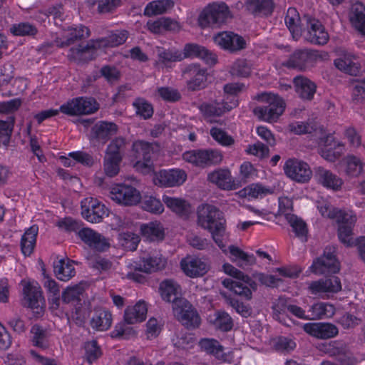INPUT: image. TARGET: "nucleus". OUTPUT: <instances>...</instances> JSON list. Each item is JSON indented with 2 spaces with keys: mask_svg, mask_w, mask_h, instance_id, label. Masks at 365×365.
<instances>
[{
  "mask_svg": "<svg viewBox=\"0 0 365 365\" xmlns=\"http://www.w3.org/2000/svg\"><path fill=\"white\" fill-rule=\"evenodd\" d=\"M208 322L216 329L222 331H228L233 327V322L231 317L223 311H218L208 317Z\"/></svg>",
  "mask_w": 365,
  "mask_h": 365,
  "instance_id": "obj_45",
  "label": "nucleus"
},
{
  "mask_svg": "<svg viewBox=\"0 0 365 365\" xmlns=\"http://www.w3.org/2000/svg\"><path fill=\"white\" fill-rule=\"evenodd\" d=\"M207 179L210 182L222 190H232L237 187L231 171L227 168H220L214 170L209 173Z\"/></svg>",
  "mask_w": 365,
  "mask_h": 365,
  "instance_id": "obj_29",
  "label": "nucleus"
},
{
  "mask_svg": "<svg viewBox=\"0 0 365 365\" xmlns=\"http://www.w3.org/2000/svg\"><path fill=\"white\" fill-rule=\"evenodd\" d=\"M210 135L215 141L222 146L228 147L235 143V140L231 135L217 127L211 128Z\"/></svg>",
  "mask_w": 365,
  "mask_h": 365,
  "instance_id": "obj_59",
  "label": "nucleus"
},
{
  "mask_svg": "<svg viewBox=\"0 0 365 365\" xmlns=\"http://www.w3.org/2000/svg\"><path fill=\"white\" fill-rule=\"evenodd\" d=\"M315 177L319 184L333 191L341 190L344 184L342 178L322 167L317 169Z\"/></svg>",
  "mask_w": 365,
  "mask_h": 365,
  "instance_id": "obj_30",
  "label": "nucleus"
},
{
  "mask_svg": "<svg viewBox=\"0 0 365 365\" xmlns=\"http://www.w3.org/2000/svg\"><path fill=\"white\" fill-rule=\"evenodd\" d=\"M339 344L336 341L327 343L324 345V351L331 356H338V360L341 365H354L356 360L351 356L350 354L346 353L343 349L338 346Z\"/></svg>",
  "mask_w": 365,
  "mask_h": 365,
  "instance_id": "obj_47",
  "label": "nucleus"
},
{
  "mask_svg": "<svg viewBox=\"0 0 365 365\" xmlns=\"http://www.w3.org/2000/svg\"><path fill=\"white\" fill-rule=\"evenodd\" d=\"M142 207L153 214H161L164 211V206L161 201L153 196H149L145 198L143 202Z\"/></svg>",
  "mask_w": 365,
  "mask_h": 365,
  "instance_id": "obj_61",
  "label": "nucleus"
},
{
  "mask_svg": "<svg viewBox=\"0 0 365 365\" xmlns=\"http://www.w3.org/2000/svg\"><path fill=\"white\" fill-rule=\"evenodd\" d=\"M32 342L34 346L45 349L49 346V336L46 331L39 326L35 325L31 328Z\"/></svg>",
  "mask_w": 365,
  "mask_h": 365,
  "instance_id": "obj_54",
  "label": "nucleus"
},
{
  "mask_svg": "<svg viewBox=\"0 0 365 365\" xmlns=\"http://www.w3.org/2000/svg\"><path fill=\"white\" fill-rule=\"evenodd\" d=\"M306 26L302 29V37L314 44L324 45L329 38V34L321 21L308 16H304Z\"/></svg>",
  "mask_w": 365,
  "mask_h": 365,
  "instance_id": "obj_14",
  "label": "nucleus"
},
{
  "mask_svg": "<svg viewBox=\"0 0 365 365\" xmlns=\"http://www.w3.org/2000/svg\"><path fill=\"white\" fill-rule=\"evenodd\" d=\"M349 16L353 26L365 36V6L360 2L353 4Z\"/></svg>",
  "mask_w": 365,
  "mask_h": 365,
  "instance_id": "obj_40",
  "label": "nucleus"
},
{
  "mask_svg": "<svg viewBox=\"0 0 365 365\" xmlns=\"http://www.w3.org/2000/svg\"><path fill=\"white\" fill-rule=\"evenodd\" d=\"M288 306L287 299L283 297H279L272 305L273 317L286 326L290 325L288 321L292 322L286 314Z\"/></svg>",
  "mask_w": 365,
  "mask_h": 365,
  "instance_id": "obj_51",
  "label": "nucleus"
},
{
  "mask_svg": "<svg viewBox=\"0 0 365 365\" xmlns=\"http://www.w3.org/2000/svg\"><path fill=\"white\" fill-rule=\"evenodd\" d=\"M293 83L295 91L301 98L310 101L314 98L317 86L313 81L303 76H297Z\"/></svg>",
  "mask_w": 365,
  "mask_h": 365,
  "instance_id": "obj_37",
  "label": "nucleus"
},
{
  "mask_svg": "<svg viewBox=\"0 0 365 365\" xmlns=\"http://www.w3.org/2000/svg\"><path fill=\"white\" fill-rule=\"evenodd\" d=\"M308 312L310 320L330 318L335 313V307L330 303L319 302L312 304Z\"/></svg>",
  "mask_w": 365,
  "mask_h": 365,
  "instance_id": "obj_43",
  "label": "nucleus"
},
{
  "mask_svg": "<svg viewBox=\"0 0 365 365\" xmlns=\"http://www.w3.org/2000/svg\"><path fill=\"white\" fill-rule=\"evenodd\" d=\"M284 170L289 178L299 183L309 182L312 176L309 165L306 162L296 158L287 160Z\"/></svg>",
  "mask_w": 365,
  "mask_h": 365,
  "instance_id": "obj_19",
  "label": "nucleus"
},
{
  "mask_svg": "<svg viewBox=\"0 0 365 365\" xmlns=\"http://www.w3.org/2000/svg\"><path fill=\"white\" fill-rule=\"evenodd\" d=\"M231 18L232 13L225 3L213 2L205 6L200 12L198 23L202 27L211 24L221 25Z\"/></svg>",
  "mask_w": 365,
  "mask_h": 365,
  "instance_id": "obj_9",
  "label": "nucleus"
},
{
  "mask_svg": "<svg viewBox=\"0 0 365 365\" xmlns=\"http://www.w3.org/2000/svg\"><path fill=\"white\" fill-rule=\"evenodd\" d=\"M310 270L316 274L327 273H337L339 269V263L335 257L334 250H326L324 255L314 261Z\"/></svg>",
  "mask_w": 365,
  "mask_h": 365,
  "instance_id": "obj_21",
  "label": "nucleus"
},
{
  "mask_svg": "<svg viewBox=\"0 0 365 365\" xmlns=\"http://www.w3.org/2000/svg\"><path fill=\"white\" fill-rule=\"evenodd\" d=\"M183 159L196 166L204 167L219 164L222 160V154L217 150H190L183 153Z\"/></svg>",
  "mask_w": 365,
  "mask_h": 365,
  "instance_id": "obj_18",
  "label": "nucleus"
},
{
  "mask_svg": "<svg viewBox=\"0 0 365 365\" xmlns=\"http://www.w3.org/2000/svg\"><path fill=\"white\" fill-rule=\"evenodd\" d=\"M274 189L262 183H252L237 192L240 197L248 200L261 199L272 194Z\"/></svg>",
  "mask_w": 365,
  "mask_h": 365,
  "instance_id": "obj_36",
  "label": "nucleus"
},
{
  "mask_svg": "<svg viewBox=\"0 0 365 365\" xmlns=\"http://www.w3.org/2000/svg\"><path fill=\"white\" fill-rule=\"evenodd\" d=\"M59 160L65 167H73L76 163L90 166L93 163V157L82 151H75L68 153V156H60Z\"/></svg>",
  "mask_w": 365,
  "mask_h": 365,
  "instance_id": "obj_44",
  "label": "nucleus"
},
{
  "mask_svg": "<svg viewBox=\"0 0 365 365\" xmlns=\"http://www.w3.org/2000/svg\"><path fill=\"white\" fill-rule=\"evenodd\" d=\"M112 314L106 310H101L93 317L91 326L98 331L108 329L112 324Z\"/></svg>",
  "mask_w": 365,
  "mask_h": 365,
  "instance_id": "obj_53",
  "label": "nucleus"
},
{
  "mask_svg": "<svg viewBox=\"0 0 365 365\" xmlns=\"http://www.w3.org/2000/svg\"><path fill=\"white\" fill-rule=\"evenodd\" d=\"M352 100L356 103L365 99V76L361 78H357L352 82Z\"/></svg>",
  "mask_w": 365,
  "mask_h": 365,
  "instance_id": "obj_62",
  "label": "nucleus"
},
{
  "mask_svg": "<svg viewBox=\"0 0 365 365\" xmlns=\"http://www.w3.org/2000/svg\"><path fill=\"white\" fill-rule=\"evenodd\" d=\"M321 58V55L317 51L308 49L297 50L289 59L287 66L303 70L312 66Z\"/></svg>",
  "mask_w": 365,
  "mask_h": 365,
  "instance_id": "obj_25",
  "label": "nucleus"
},
{
  "mask_svg": "<svg viewBox=\"0 0 365 365\" xmlns=\"http://www.w3.org/2000/svg\"><path fill=\"white\" fill-rule=\"evenodd\" d=\"M174 6L173 0H154L148 3L143 11V14L151 17L166 13Z\"/></svg>",
  "mask_w": 365,
  "mask_h": 365,
  "instance_id": "obj_46",
  "label": "nucleus"
},
{
  "mask_svg": "<svg viewBox=\"0 0 365 365\" xmlns=\"http://www.w3.org/2000/svg\"><path fill=\"white\" fill-rule=\"evenodd\" d=\"M89 36V30L87 27L79 26L76 27H71L66 30H63L61 37L55 40V44L57 46L63 47L70 45L78 39L87 38Z\"/></svg>",
  "mask_w": 365,
  "mask_h": 365,
  "instance_id": "obj_34",
  "label": "nucleus"
},
{
  "mask_svg": "<svg viewBox=\"0 0 365 365\" xmlns=\"http://www.w3.org/2000/svg\"><path fill=\"white\" fill-rule=\"evenodd\" d=\"M38 234V227L33 225L26 230L23 235L21 240V247L22 253L25 256H29L34 249L36 236Z\"/></svg>",
  "mask_w": 365,
  "mask_h": 365,
  "instance_id": "obj_49",
  "label": "nucleus"
},
{
  "mask_svg": "<svg viewBox=\"0 0 365 365\" xmlns=\"http://www.w3.org/2000/svg\"><path fill=\"white\" fill-rule=\"evenodd\" d=\"M125 144L124 138H116L108 145L103 160V170L107 176L112 178L118 174L123 159L121 149Z\"/></svg>",
  "mask_w": 365,
  "mask_h": 365,
  "instance_id": "obj_11",
  "label": "nucleus"
},
{
  "mask_svg": "<svg viewBox=\"0 0 365 365\" xmlns=\"http://www.w3.org/2000/svg\"><path fill=\"white\" fill-rule=\"evenodd\" d=\"M364 163L359 157L348 155L340 162L341 171L349 178H358L363 173Z\"/></svg>",
  "mask_w": 365,
  "mask_h": 365,
  "instance_id": "obj_32",
  "label": "nucleus"
},
{
  "mask_svg": "<svg viewBox=\"0 0 365 365\" xmlns=\"http://www.w3.org/2000/svg\"><path fill=\"white\" fill-rule=\"evenodd\" d=\"M356 58V56L354 54L346 53L334 61V65L340 71L353 75L358 71L359 68L358 65L354 62Z\"/></svg>",
  "mask_w": 365,
  "mask_h": 365,
  "instance_id": "obj_50",
  "label": "nucleus"
},
{
  "mask_svg": "<svg viewBox=\"0 0 365 365\" xmlns=\"http://www.w3.org/2000/svg\"><path fill=\"white\" fill-rule=\"evenodd\" d=\"M200 346L202 350L213 355L217 360L222 362L230 363L233 361V351H227L225 352L223 347L215 339H203L200 341Z\"/></svg>",
  "mask_w": 365,
  "mask_h": 365,
  "instance_id": "obj_28",
  "label": "nucleus"
},
{
  "mask_svg": "<svg viewBox=\"0 0 365 365\" xmlns=\"http://www.w3.org/2000/svg\"><path fill=\"white\" fill-rule=\"evenodd\" d=\"M304 331L319 339H328L337 335L338 329L330 323L309 322L303 324Z\"/></svg>",
  "mask_w": 365,
  "mask_h": 365,
  "instance_id": "obj_27",
  "label": "nucleus"
},
{
  "mask_svg": "<svg viewBox=\"0 0 365 365\" xmlns=\"http://www.w3.org/2000/svg\"><path fill=\"white\" fill-rule=\"evenodd\" d=\"M83 349V357L89 364L96 361L102 354L101 348L94 340L86 342Z\"/></svg>",
  "mask_w": 365,
  "mask_h": 365,
  "instance_id": "obj_57",
  "label": "nucleus"
},
{
  "mask_svg": "<svg viewBox=\"0 0 365 365\" xmlns=\"http://www.w3.org/2000/svg\"><path fill=\"white\" fill-rule=\"evenodd\" d=\"M245 89V85L240 83H227L224 86V97L210 103H202L200 110L205 119L215 122V117L220 116L238 105L237 95Z\"/></svg>",
  "mask_w": 365,
  "mask_h": 365,
  "instance_id": "obj_5",
  "label": "nucleus"
},
{
  "mask_svg": "<svg viewBox=\"0 0 365 365\" xmlns=\"http://www.w3.org/2000/svg\"><path fill=\"white\" fill-rule=\"evenodd\" d=\"M99 108L97 101L91 97H77L68 101L60 106V110L69 116L89 115Z\"/></svg>",
  "mask_w": 365,
  "mask_h": 365,
  "instance_id": "obj_12",
  "label": "nucleus"
},
{
  "mask_svg": "<svg viewBox=\"0 0 365 365\" xmlns=\"http://www.w3.org/2000/svg\"><path fill=\"white\" fill-rule=\"evenodd\" d=\"M83 289L80 285H75L67 287L62 294L63 302L66 304L72 303L76 306L81 301L83 296Z\"/></svg>",
  "mask_w": 365,
  "mask_h": 365,
  "instance_id": "obj_55",
  "label": "nucleus"
},
{
  "mask_svg": "<svg viewBox=\"0 0 365 365\" xmlns=\"http://www.w3.org/2000/svg\"><path fill=\"white\" fill-rule=\"evenodd\" d=\"M105 44L103 41L81 43L76 48H71L68 56L69 59L78 63L91 60L98 53V47Z\"/></svg>",
  "mask_w": 365,
  "mask_h": 365,
  "instance_id": "obj_24",
  "label": "nucleus"
},
{
  "mask_svg": "<svg viewBox=\"0 0 365 365\" xmlns=\"http://www.w3.org/2000/svg\"><path fill=\"white\" fill-rule=\"evenodd\" d=\"M246 7L255 15L266 16L272 11L273 3L272 0H248Z\"/></svg>",
  "mask_w": 365,
  "mask_h": 365,
  "instance_id": "obj_52",
  "label": "nucleus"
},
{
  "mask_svg": "<svg viewBox=\"0 0 365 365\" xmlns=\"http://www.w3.org/2000/svg\"><path fill=\"white\" fill-rule=\"evenodd\" d=\"M213 40L217 46L231 52L242 50L247 45L242 36L231 31L220 32L213 37Z\"/></svg>",
  "mask_w": 365,
  "mask_h": 365,
  "instance_id": "obj_23",
  "label": "nucleus"
},
{
  "mask_svg": "<svg viewBox=\"0 0 365 365\" xmlns=\"http://www.w3.org/2000/svg\"><path fill=\"white\" fill-rule=\"evenodd\" d=\"M74 261L69 259H61L54 264V273L61 281H68L76 274Z\"/></svg>",
  "mask_w": 365,
  "mask_h": 365,
  "instance_id": "obj_42",
  "label": "nucleus"
},
{
  "mask_svg": "<svg viewBox=\"0 0 365 365\" xmlns=\"http://www.w3.org/2000/svg\"><path fill=\"white\" fill-rule=\"evenodd\" d=\"M227 242L225 244L227 253L225 254L227 255L232 261L240 263L241 265H251L255 262V258L253 255H249L234 245H231L227 248Z\"/></svg>",
  "mask_w": 365,
  "mask_h": 365,
  "instance_id": "obj_48",
  "label": "nucleus"
},
{
  "mask_svg": "<svg viewBox=\"0 0 365 365\" xmlns=\"http://www.w3.org/2000/svg\"><path fill=\"white\" fill-rule=\"evenodd\" d=\"M173 342L175 346L178 348L188 349L194 346L195 339L191 334L181 333L173 339Z\"/></svg>",
  "mask_w": 365,
  "mask_h": 365,
  "instance_id": "obj_63",
  "label": "nucleus"
},
{
  "mask_svg": "<svg viewBox=\"0 0 365 365\" xmlns=\"http://www.w3.org/2000/svg\"><path fill=\"white\" fill-rule=\"evenodd\" d=\"M23 287L24 304L29 307L36 317L41 316L44 312L45 301L39 284L29 279H24L21 282Z\"/></svg>",
  "mask_w": 365,
  "mask_h": 365,
  "instance_id": "obj_10",
  "label": "nucleus"
},
{
  "mask_svg": "<svg viewBox=\"0 0 365 365\" xmlns=\"http://www.w3.org/2000/svg\"><path fill=\"white\" fill-rule=\"evenodd\" d=\"M284 21L294 40H298L302 37V29L306 26V23L304 21V17L300 18L296 9L292 7L288 9Z\"/></svg>",
  "mask_w": 365,
  "mask_h": 365,
  "instance_id": "obj_31",
  "label": "nucleus"
},
{
  "mask_svg": "<svg viewBox=\"0 0 365 365\" xmlns=\"http://www.w3.org/2000/svg\"><path fill=\"white\" fill-rule=\"evenodd\" d=\"M187 180L186 173L178 168L160 170L154 172L152 181L160 187H172L182 185Z\"/></svg>",
  "mask_w": 365,
  "mask_h": 365,
  "instance_id": "obj_16",
  "label": "nucleus"
},
{
  "mask_svg": "<svg viewBox=\"0 0 365 365\" xmlns=\"http://www.w3.org/2000/svg\"><path fill=\"white\" fill-rule=\"evenodd\" d=\"M7 73H1L0 76V91L3 96L19 95L23 93L27 87V81L23 78H14L12 66L9 65L4 68Z\"/></svg>",
  "mask_w": 365,
  "mask_h": 365,
  "instance_id": "obj_20",
  "label": "nucleus"
},
{
  "mask_svg": "<svg viewBox=\"0 0 365 365\" xmlns=\"http://www.w3.org/2000/svg\"><path fill=\"white\" fill-rule=\"evenodd\" d=\"M197 223L208 230L219 248L223 253H227L225 244L230 240V234L226 230V220L219 208L208 203L199 205L197 209Z\"/></svg>",
  "mask_w": 365,
  "mask_h": 365,
  "instance_id": "obj_2",
  "label": "nucleus"
},
{
  "mask_svg": "<svg viewBox=\"0 0 365 365\" xmlns=\"http://www.w3.org/2000/svg\"><path fill=\"white\" fill-rule=\"evenodd\" d=\"M256 99L262 105L253 109L254 115L260 120L273 123L279 120L286 108L284 99L277 93L264 92L259 93Z\"/></svg>",
  "mask_w": 365,
  "mask_h": 365,
  "instance_id": "obj_6",
  "label": "nucleus"
},
{
  "mask_svg": "<svg viewBox=\"0 0 365 365\" xmlns=\"http://www.w3.org/2000/svg\"><path fill=\"white\" fill-rule=\"evenodd\" d=\"M185 73L192 76L191 80L189 81L187 86L191 90H197L203 88L207 81L206 70L200 68L197 64L189 65L185 71Z\"/></svg>",
  "mask_w": 365,
  "mask_h": 365,
  "instance_id": "obj_38",
  "label": "nucleus"
},
{
  "mask_svg": "<svg viewBox=\"0 0 365 365\" xmlns=\"http://www.w3.org/2000/svg\"><path fill=\"white\" fill-rule=\"evenodd\" d=\"M252 71V64L246 59H237L231 67L232 75L247 77L250 75Z\"/></svg>",
  "mask_w": 365,
  "mask_h": 365,
  "instance_id": "obj_56",
  "label": "nucleus"
},
{
  "mask_svg": "<svg viewBox=\"0 0 365 365\" xmlns=\"http://www.w3.org/2000/svg\"><path fill=\"white\" fill-rule=\"evenodd\" d=\"M180 264L183 273L190 278L200 277L210 269V265L207 262L192 255H187L182 258Z\"/></svg>",
  "mask_w": 365,
  "mask_h": 365,
  "instance_id": "obj_22",
  "label": "nucleus"
},
{
  "mask_svg": "<svg viewBox=\"0 0 365 365\" xmlns=\"http://www.w3.org/2000/svg\"><path fill=\"white\" fill-rule=\"evenodd\" d=\"M159 293L162 299L173 303L174 316L187 328L197 327L200 319L192 306L182 297L181 287L175 281L167 279L159 286Z\"/></svg>",
  "mask_w": 365,
  "mask_h": 365,
  "instance_id": "obj_1",
  "label": "nucleus"
},
{
  "mask_svg": "<svg viewBox=\"0 0 365 365\" xmlns=\"http://www.w3.org/2000/svg\"><path fill=\"white\" fill-rule=\"evenodd\" d=\"M136 113L145 119L149 118L153 113V108L150 103L143 98H138L133 102Z\"/></svg>",
  "mask_w": 365,
  "mask_h": 365,
  "instance_id": "obj_64",
  "label": "nucleus"
},
{
  "mask_svg": "<svg viewBox=\"0 0 365 365\" xmlns=\"http://www.w3.org/2000/svg\"><path fill=\"white\" fill-rule=\"evenodd\" d=\"M159 63L165 66H170L173 62L180 61L183 59L181 51L176 49L159 51Z\"/></svg>",
  "mask_w": 365,
  "mask_h": 365,
  "instance_id": "obj_58",
  "label": "nucleus"
},
{
  "mask_svg": "<svg viewBox=\"0 0 365 365\" xmlns=\"http://www.w3.org/2000/svg\"><path fill=\"white\" fill-rule=\"evenodd\" d=\"M316 206L322 217L336 220L339 223L338 235L340 241L347 247L353 246L355 242L352 237V228L356 221L354 212L336 210L332 207L328 199L324 197L317 200Z\"/></svg>",
  "mask_w": 365,
  "mask_h": 365,
  "instance_id": "obj_4",
  "label": "nucleus"
},
{
  "mask_svg": "<svg viewBox=\"0 0 365 365\" xmlns=\"http://www.w3.org/2000/svg\"><path fill=\"white\" fill-rule=\"evenodd\" d=\"M163 201L171 211L180 216H187L191 212L190 205L182 198L163 195Z\"/></svg>",
  "mask_w": 365,
  "mask_h": 365,
  "instance_id": "obj_41",
  "label": "nucleus"
},
{
  "mask_svg": "<svg viewBox=\"0 0 365 365\" xmlns=\"http://www.w3.org/2000/svg\"><path fill=\"white\" fill-rule=\"evenodd\" d=\"M315 135L317 137L319 153L320 155L329 162H334L344 153V143L337 140L333 134L327 133L323 128L316 129Z\"/></svg>",
  "mask_w": 365,
  "mask_h": 365,
  "instance_id": "obj_8",
  "label": "nucleus"
},
{
  "mask_svg": "<svg viewBox=\"0 0 365 365\" xmlns=\"http://www.w3.org/2000/svg\"><path fill=\"white\" fill-rule=\"evenodd\" d=\"M341 289V280L336 276L312 281L308 284L309 292L322 298H329L339 292Z\"/></svg>",
  "mask_w": 365,
  "mask_h": 365,
  "instance_id": "obj_15",
  "label": "nucleus"
},
{
  "mask_svg": "<svg viewBox=\"0 0 365 365\" xmlns=\"http://www.w3.org/2000/svg\"><path fill=\"white\" fill-rule=\"evenodd\" d=\"M143 237L149 242L162 241L165 237V229L158 220L143 223L140 227Z\"/></svg>",
  "mask_w": 365,
  "mask_h": 365,
  "instance_id": "obj_35",
  "label": "nucleus"
},
{
  "mask_svg": "<svg viewBox=\"0 0 365 365\" xmlns=\"http://www.w3.org/2000/svg\"><path fill=\"white\" fill-rule=\"evenodd\" d=\"M166 259L156 250L143 253L138 260H130L122 269L123 278L143 284L147 277L143 274L157 272L166 266Z\"/></svg>",
  "mask_w": 365,
  "mask_h": 365,
  "instance_id": "obj_3",
  "label": "nucleus"
},
{
  "mask_svg": "<svg viewBox=\"0 0 365 365\" xmlns=\"http://www.w3.org/2000/svg\"><path fill=\"white\" fill-rule=\"evenodd\" d=\"M120 245L128 250H136L140 242V237L138 235L132 232H123L119 235Z\"/></svg>",
  "mask_w": 365,
  "mask_h": 365,
  "instance_id": "obj_60",
  "label": "nucleus"
},
{
  "mask_svg": "<svg viewBox=\"0 0 365 365\" xmlns=\"http://www.w3.org/2000/svg\"><path fill=\"white\" fill-rule=\"evenodd\" d=\"M110 197L120 205L134 206L140 202L142 196L135 187L126 183H116L110 187Z\"/></svg>",
  "mask_w": 365,
  "mask_h": 365,
  "instance_id": "obj_13",
  "label": "nucleus"
},
{
  "mask_svg": "<svg viewBox=\"0 0 365 365\" xmlns=\"http://www.w3.org/2000/svg\"><path fill=\"white\" fill-rule=\"evenodd\" d=\"M148 304L144 300H139L135 304L128 306L124 312V321L127 324L143 322L147 317Z\"/></svg>",
  "mask_w": 365,
  "mask_h": 365,
  "instance_id": "obj_33",
  "label": "nucleus"
},
{
  "mask_svg": "<svg viewBox=\"0 0 365 365\" xmlns=\"http://www.w3.org/2000/svg\"><path fill=\"white\" fill-rule=\"evenodd\" d=\"M132 150L136 159L142 155L141 160H137L133 163L135 170L143 174L154 172L155 162L158 160L160 155L159 145L138 140L133 143Z\"/></svg>",
  "mask_w": 365,
  "mask_h": 365,
  "instance_id": "obj_7",
  "label": "nucleus"
},
{
  "mask_svg": "<svg viewBox=\"0 0 365 365\" xmlns=\"http://www.w3.org/2000/svg\"><path fill=\"white\" fill-rule=\"evenodd\" d=\"M82 217L89 222L98 223L109 215V210L98 200L87 197L81 201Z\"/></svg>",
  "mask_w": 365,
  "mask_h": 365,
  "instance_id": "obj_17",
  "label": "nucleus"
},
{
  "mask_svg": "<svg viewBox=\"0 0 365 365\" xmlns=\"http://www.w3.org/2000/svg\"><path fill=\"white\" fill-rule=\"evenodd\" d=\"M250 282L248 283L243 279H238L236 281L231 279H225L222 283L225 288L232 291L235 294L246 300H250L252 297V291L256 289V284L250 277Z\"/></svg>",
  "mask_w": 365,
  "mask_h": 365,
  "instance_id": "obj_26",
  "label": "nucleus"
},
{
  "mask_svg": "<svg viewBox=\"0 0 365 365\" xmlns=\"http://www.w3.org/2000/svg\"><path fill=\"white\" fill-rule=\"evenodd\" d=\"M118 127L115 124L109 122L101 121L96 123L92 128V137L96 140L106 143L112 135L117 132Z\"/></svg>",
  "mask_w": 365,
  "mask_h": 365,
  "instance_id": "obj_39",
  "label": "nucleus"
}]
</instances>
